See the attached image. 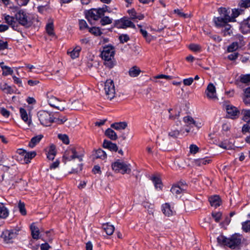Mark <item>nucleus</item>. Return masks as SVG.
I'll use <instances>...</instances> for the list:
<instances>
[{"instance_id":"obj_39","label":"nucleus","mask_w":250,"mask_h":250,"mask_svg":"<svg viewBox=\"0 0 250 250\" xmlns=\"http://www.w3.org/2000/svg\"><path fill=\"white\" fill-rule=\"evenodd\" d=\"M95 156L96 158L104 159L106 157V154L102 149H99L96 150Z\"/></svg>"},{"instance_id":"obj_11","label":"nucleus","mask_w":250,"mask_h":250,"mask_svg":"<svg viewBox=\"0 0 250 250\" xmlns=\"http://www.w3.org/2000/svg\"><path fill=\"white\" fill-rule=\"evenodd\" d=\"M116 25L119 28H126L131 27L135 28V25L130 20L126 18H123L116 21Z\"/></svg>"},{"instance_id":"obj_53","label":"nucleus","mask_w":250,"mask_h":250,"mask_svg":"<svg viewBox=\"0 0 250 250\" xmlns=\"http://www.w3.org/2000/svg\"><path fill=\"white\" fill-rule=\"evenodd\" d=\"M212 216L216 222H219L222 217V213L221 212H214L212 213Z\"/></svg>"},{"instance_id":"obj_9","label":"nucleus","mask_w":250,"mask_h":250,"mask_svg":"<svg viewBox=\"0 0 250 250\" xmlns=\"http://www.w3.org/2000/svg\"><path fill=\"white\" fill-rule=\"evenodd\" d=\"M115 54V49L112 45H105L101 52V57L104 61H111Z\"/></svg>"},{"instance_id":"obj_20","label":"nucleus","mask_w":250,"mask_h":250,"mask_svg":"<svg viewBox=\"0 0 250 250\" xmlns=\"http://www.w3.org/2000/svg\"><path fill=\"white\" fill-rule=\"evenodd\" d=\"M162 210L163 213L167 216L172 215L174 212L173 210V208H171L168 203H166L163 205L162 207Z\"/></svg>"},{"instance_id":"obj_22","label":"nucleus","mask_w":250,"mask_h":250,"mask_svg":"<svg viewBox=\"0 0 250 250\" xmlns=\"http://www.w3.org/2000/svg\"><path fill=\"white\" fill-rule=\"evenodd\" d=\"M209 201L212 207L217 208L220 205V199L219 196L214 195L209 198Z\"/></svg>"},{"instance_id":"obj_60","label":"nucleus","mask_w":250,"mask_h":250,"mask_svg":"<svg viewBox=\"0 0 250 250\" xmlns=\"http://www.w3.org/2000/svg\"><path fill=\"white\" fill-rule=\"evenodd\" d=\"M242 132L244 133L249 132L250 133V125L247 123L244 125L242 127Z\"/></svg>"},{"instance_id":"obj_32","label":"nucleus","mask_w":250,"mask_h":250,"mask_svg":"<svg viewBox=\"0 0 250 250\" xmlns=\"http://www.w3.org/2000/svg\"><path fill=\"white\" fill-rule=\"evenodd\" d=\"M184 122L188 126H197V125L196 124V122L194 120V119L190 116H188L185 117L184 118Z\"/></svg>"},{"instance_id":"obj_4","label":"nucleus","mask_w":250,"mask_h":250,"mask_svg":"<svg viewBox=\"0 0 250 250\" xmlns=\"http://www.w3.org/2000/svg\"><path fill=\"white\" fill-rule=\"evenodd\" d=\"M15 17L20 24L25 27H29L32 24V20L29 15L22 10L18 11L15 14Z\"/></svg>"},{"instance_id":"obj_10","label":"nucleus","mask_w":250,"mask_h":250,"mask_svg":"<svg viewBox=\"0 0 250 250\" xmlns=\"http://www.w3.org/2000/svg\"><path fill=\"white\" fill-rule=\"evenodd\" d=\"M104 89L107 99L111 100L115 97V89L112 80L110 79L106 80L104 84Z\"/></svg>"},{"instance_id":"obj_44","label":"nucleus","mask_w":250,"mask_h":250,"mask_svg":"<svg viewBox=\"0 0 250 250\" xmlns=\"http://www.w3.org/2000/svg\"><path fill=\"white\" fill-rule=\"evenodd\" d=\"M89 32L91 33L92 34L96 36H100L102 33L99 28L96 27H93L89 28Z\"/></svg>"},{"instance_id":"obj_40","label":"nucleus","mask_w":250,"mask_h":250,"mask_svg":"<svg viewBox=\"0 0 250 250\" xmlns=\"http://www.w3.org/2000/svg\"><path fill=\"white\" fill-rule=\"evenodd\" d=\"M8 211L5 207H0V218H6L8 216Z\"/></svg>"},{"instance_id":"obj_58","label":"nucleus","mask_w":250,"mask_h":250,"mask_svg":"<svg viewBox=\"0 0 250 250\" xmlns=\"http://www.w3.org/2000/svg\"><path fill=\"white\" fill-rule=\"evenodd\" d=\"M179 131L178 130H171L168 133V135L173 138H177L179 135Z\"/></svg>"},{"instance_id":"obj_34","label":"nucleus","mask_w":250,"mask_h":250,"mask_svg":"<svg viewBox=\"0 0 250 250\" xmlns=\"http://www.w3.org/2000/svg\"><path fill=\"white\" fill-rule=\"evenodd\" d=\"M103 227L106 233L108 235L112 234L114 231V227L108 223L103 225Z\"/></svg>"},{"instance_id":"obj_28","label":"nucleus","mask_w":250,"mask_h":250,"mask_svg":"<svg viewBox=\"0 0 250 250\" xmlns=\"http://www.w3.org/2000/svg\"><path fill=\"white\" fill-rule=\"evenodd\" d=\"M20 112L21 119L24 121V122L29 125L31 122V120L28 119V116L26 110L23 108H21L20 109Z\"/></svg>"},{"instance_id":"obj_27","label":"nucleus","mask_w":250,"mask_h":250,"mask_svg":"<svg viewBox=\"0 0 250 250\" xmlns=\"http://www.w3.org/2000/svg\"><path fill=\"white\" fill-rule=\"evenodd\" d=\"M81 50L80 46H76L72 50H68L67 53L69 54L72 59H74L78 57L79 56L80 52Z\"/></svg>"},{"instance_id":"obj_43","label":"nucleus","mask_w":250,"mask_h":250,"mask_svg":"<svg viewBox=\"0 0 250 250\" xmlns=\"http://www.w3.org/2000/svg\"><path fill=\"white\" fill-rule=\"evenodd\" d=\"M189 48L192 51L199 52L201 51V47L197 44L192 43L189 45Z\"/></svg>"},{"instance_id":"obj_26","label":"nucleus","mask_w":250,"mask_h":250,"mask_svg":"<svg viewBox=\"0 0 250 250\" xmlns=\"http://www.w3.org/2000/svg\"><path fill=\"white\" fill-rule=\"evenodd\" d=\"M0 89L7 94L13 93V90L12 87L8 85L6 83L1 82L0 83Z\"/></svg>"},{"instance_id":"obj_63","label":"nucleus","mask_w":250,"mask_h":250,"mask_svg":"<svg viewBox=\"0 0 250 250\" xmlns=\"http://www.w3.org/2000/svg\"><path fill=\"white\" fill-rule=\"evenodd\" d=\"M128 13L130 16V18L132 20L136 19L137 13L134 9H131L128 11Z\"/></svg>"},{"instance_id":"obj_21","label":"nucleus","mask_w":250,"mask_h":250,"mask_svg":"<svg viewBox=\"0 0 250 250\" xmlns=\"http://www.w3.org/2000/svg\"><path fill=\"white\" fill-rule=\"evenodd\" d=\"M211 160L208 158H200L194 159L193 161V164L196 166H201L209 164Z\"/></svg>"},{"instance_id":"obj_51","label":"nucleus","mask_w":250,"mask_h":250,"mask_svg":"<svg viewBox=\"0 0 250 250\" xmlns=\"http://www.w3.org/2000/svg\"><path fill=\"white\" fill-rule=\"evenodd\" d=\"M222 27H225L223 31L225 36L230 35L232 32L231 30H230L231 27L230 25L228 24V23H227L226 25L223 26Z\"/></svg>"},{"instance_id":"obj_55","label":"nucleus","mask_w":250,"mask_h":250,"mask_svg":"<svg viewBox=\"0 0 250 250\" xmlns=\"http://www.w3.org/2000/svg\"><path fill=\"white\" fill-rule=\"evenodd\" d=\"M79 26L81 30H83L88 28L87 24L84 20L79 21Z\"/></svg>"},{"instance_id":"obj_38","label":"nucleus","mask_w":250,"mask_h":250,"mask_svg":"<svg viewBox=\"0 0 250 250\" xmlns=\"http://www.w3.org/2000/svg\"><path fill=\"white\" fill-rule=\"evenodd\" d=\"M151 180L154 184L155 187L156 189H161L162 182L160 179L157 177L153 176L151 178Z\"/></svg>"},{"instance_id":"obj_61","label":"nucleus","mask_w":250,"mask_h":250,"mask_svg":"<svg viewBox=\"0 0 250 250\" xmlns=\"http://www.w3.org/2000/svg\"><path fill=\"white\" fill-rule=\"evenodd\" d=\"M8 47V43L7 42H4L2 40H0V51L4 50Z\"/></svg>"},{"instance_id":"obj_14","label":"nucleus","mask_w":250,"mask_h":250,"mask_svg":"<svg viewBox=\"0 0 250 250\" xmlns=\"http://www.w3.org/2000/svg\"><path fill=\"white\" fill-rule=\"evenodd\" d=\"M205 93L207 97L209 99H217L216 88L213 83H210L207 86Z\"/></svg>"},{"instance_id":"obj_2","label":"nucleus","mask_w":250,"mask_h":250,"mask_svg":"<svg viewBox=\"0 0 250 250\" xmlns=\"http://www.w3.org/2000/svg\"><path fill=\"white\" fill-rule=\"evenodd\" d=\"M217 242L219 244L226 246L231 249H235L241 243V239L240 236L233 235L229 238H226L221 235L217 237Z\"/></svg>"},{"instance_id":"obj_56","label":"nucleus","mask_w":250,"mask_h":250,"mask_svg":"<svg viewBox=\"0 0 250 250\" xmlns=\"http://www.w3.org/2000/svg\"><path fill=\"white\" fill-rule=\"evenodd\" d=\"M119 40L121 42L125 43L126 42L129 40V37L126 34H123L119 37Z\"/></svg>"},{"instance_id":"obj_49","label":"nucleus","mask_w":250,"mask_h":250,"mask_svg":"<svg viewBox=\"0 0 250 250\" xmlns=\"http://www.w3.org/2000/svg\"><path fill=\"white\" fill-rule=\"evenodd\" d=\"M240 81L243 83H248L250 82V74L242 75L240 77Z\"/></svg>"},{"instance_id":"obj_30","label":"nucleus","mask_w":250,"mask_h":250,"mask_svg":"<svg viewBox=\"0 0 250 250\" xmlns=\"http://www.w3.org/2000/svg\"><path fill=\"white\" fill-rule=\"evenodd\" d=\"M141 72V71L139 68L136 66H134L130 68L128 71V74L130 77H135L138 76Z\"/></svg>"},{"instance_id":"obj_42","label":"nucleus","mask_w":250,"mask_h":250,"mask_svg":"<svg viewBox=\"0 0 250 250\" xmlns=\"http://www.w3.org/2000/svg\"><path fill=\"white\" fill-rule=\"evenodd\" d=\"M46 30L50 36L54 35V26L52 23H49L46 25Z\"/></svg>"},{"instance_id":"obj_29","label":"nucleus","mask_w":250,"mask_h":250,"mask_svg":"<svg viewBox=\"0 0 250 250\" xmlns=\"http://www.w3.org/2000/svg\"><path fill=\"white\" fill-rule=\"evenodd\" d=\"M105 135L112 140H116L118 136L116 132L112 129L108 128L105 132Z\"/></svg>"},{"instance_id":"obj_35","label":"nucleus","mask_w":250,"mask_h":250,"mask_svg":"<svg viewBox=\"0 0 250 250\" xmlns=\"http://www.w3.org/2000/svg\"><path fill=\"white\" fill-rule=\"evenodd\" d=\"M243 12V10L239 8L232 9V13L230 15V17H232V22L235 21V19L238 17L240 15L242 14Z\"/></svg>"},{"instance_id":"obj_1","label":"nucleus","mask_w":250,"mask_h":250,"mask_svg":"<svg viewBox=\"0 0 250 250\" xmlns=\"http://www.w3.org/2000/svg\"><path fill=\"white\" fill-rule=\"evenodd\" d=\"M218 11L220 16L218 17H214L213 19V21L217 27H221L226 25L228 22H232V17L230 15L229 9L221 7L219 8Z\"/></svg>"},{"instance_id":"obj_16","label":"nucleus","mask_w":250,"mask_h":250,"mask_svg":"<svg viewBox=\"0 0 250 250\" xmlns=\"http://www.w3.org/2000/svg\"><path fill=\"white\" fill-rule=\"evenodd\" d=\"M48 103L52 107L57 108L61 111L64 109V107L60 106V102L59 100L53 96H51L48 97Z\"/></svg>"},{"instance_id":"obj_18","label":"nucleus","mask_w":250,"mask_h":250,"mask_svg":"<svg viewBox=\"0 0 250 250\" xmlns=\"http://www.w3.org/2000/svg\"><path fill=\"white\" fill-rule=\"evenodd\" d=\"M240 29L243 34L250 33V19L244 20L240 24Z\"/></svg>"},{"instance_id":"obj_3","label":"nucleus","mask_w":250,"mask_h":250,"mask_svg":"<svg viewBox=\"0 0 250 250\" xmlns=\"http://www.w3.org/2000/svg\"><path fill=\"white\" fill-rule=\"evenodd\" d=\"M37 116L41 124L44 126H50L53 122H56L59 119L53 117L52 113L45 110L38 112Z\"/></svg>"},{"instance_id":"obj_46","label":"nucleus","mask_w":250,"mask_h":250,"mask_svg":"<svg viewBox=\"0 0 250 250\" xmlns=\"http://www.w3.org/2000/svg\"><path fill=\"white\" fill-rule=\"evenodd\" d=\"M58 138L66 145H68L69 143L68 137L65 134H59Z\"/></svg>"},{"instance_id":"obj_41","label":"nucleus","mask_w":250,"mask_h":250,"mask_svg":"<svg viewBox=\"0 0 250 250\" xmlns=\"http://www.w3.org/2000/svg\"><path fill=\"white\" fill-rule=\"evenodd\" d=\"M240 8H247L250 7V0H240L238 3Z\"/></svg>"},{"instance_id":"obj_36","label":"nucleus","mask_w":250,"mask_h":250,"mask_svg":"<svg viewBox=\"0 0 250 250\" xmlns=\"http://www.w3.org/2000/svg\"><path fill=\"white\" fill-rule=\"evenodd\" d=\"M243 115V120L247 123H250V110L248 109H243L242 111Z\"/></svg>"},{"instance_id":"obj_15","label":"nucleus","mask_w":250,"mask_h":250,"mask_svg":"<svg viewBox=\"0 0 250 250\" xmlns=\"http://www.w3.org/2000/svg\"><path fill=\"white\" fill-rule=\"evenodd\" d=\"M225 108L228 116L232 119L236 118L239 113L237 108L232 105H226Z\"/></svg>"},{"instance_id":"obj_12","label":"nucleus","mask_w":250,"mask_h":250,"mask_svg":"<svg viewBox=\"0 0 250 250\" xmlns=\"http://www.w3.org/2000/svg\"><path fill=\"white\" fill-rule=\"evenodd\" d=\"M188 186L186 183L180 182L176 185H174L171 188V192L176 195L185 192L187 189Z\"/></svg>"},{"instance_id":"obj_17","label":"nucleus","mask_w":250,"mask_h":250,"mask_svg":"<svg viewBox=\"0 0 250 250\" xmlns=\"http://www.w3.org/2000/svg\"><path fill=\"white\" fill-rule=\"evenodd\" d=\"M5 21L6 22L11 26V27L13 28L14 30H17L18 25L17 23V21H16V20L15 19V16H10L9 15H7L5 17Z\"/></svg>"},{"instance_id":"obj_25","label":"nucleus","mask_w":250,"mask_h":250,"mask_svg":"<svg viewBox=\"0 0 250 250\" xmlns=\"http://www.w3.org/2000/svg\"><path fill=\"white\" fill-rule=\"evenodd\" d=\"M42 137L43 136L42 135H39L33 137L29 143L28 146L31 148L34 147L40 142Z\"/></svg>"},{"instance_id":"obj_48","label":"nucleus","mask_w":250,"mask_h":250,"mask_svg":"<svg viewBox=\"0 0 250 250\" xmlns=\"http://www.w3.org/2000/svg\"><path fill=\"white\" fill-rule=\"evenodd\" d=\"M242 229L245 232L250 230V221H246L242 223Z\"/></svg>"},{"instance_id":"obj_59","label":"nucleus","mask_w":250,"mask_h":250,"mask_svg":"<svg viewBox=\"0 0 250 250\" xmlns=\"http://www.w3.org/2000/svg\"><path fill=\"white\" fill-rule=\"evenodd\" d=\"M193 80H194V79L192 78L185 79L183 80V83L185 85L189 86V85H190L192 83Z\"/></svg>"},{"instance_id":"obj_62","label":"nucleus","mask_w":250,"mask_h":250,"mask_svg":"<svg viewBox=\"0 0 250 250\" xmlns=\"http://www.w3.org/2000/svg\"><path fill=\"white\" fill-rule=\"evenodd\" d=\"M239 54L237 52H234L229 55L228 56V58L230 61H234L238 57Z\"/></svg>"},{"instance_id":"obj_54","label":"nucleus","mask_w":250,"mask_h":250,"mask_svg":"<svg viewBox=\"0 0 250 250\" xmlns=\"http://www.w3.org/2000/svg\"><path fill=\"white\" fill-rule=\"evenodd\" d=\"M218 146L220 147H221V148L225 149H229L231 148V146L229 144H228V143L227 141H224V142L220 143L218 144Z\"/></svg>"},{"instance_id":"obj_31","label":"nucleus","mask_w":250,"mask_h":250,"mask_svg":"<svg viewBox=\"0 0 250 250\" xmlns=\"http://www.w3.org/2000/svg\"><path fill=\"white\" fill-rule=\"evenodd\" d=\"M127 126V123L125 122H118L112 124L111 127L116 130L124 129Z\"/></svg>"},{"instance_id":"obj_45","label":"nucleus","mask_w":250,"mask_h":250,"mask_svg":"<svg viewBox=\"0 0 250 250\" xmlns=\"http://www.w3.org/2000/svg\"><path fill=\"white\" fill-rule=\"evenodd\" d=\"M112 20L108 17H104L101 20V23L102 25L109 24L112 23Z\"/></svg>"},{"instance_id":"obj_19","label":"nucleus","mask_w":250,"mask_h":250,"mask_svg":"<svg viewBox=\"0 0 250 250\" xmlns=\"http://www.w3.org/2000/svg\"><path fill=\"white\" fill-rule=\"evenodd\" d=\"M103 146L104 148H107L111 151L116 152L118 150L117 145L108 140H105L104 141Z\"/></svg>"},{"instance_id":"obj_7","label":"nucleus","mask_w":250,"mask_h":250,"mask_svg":"<svg viewBox=\"0 0 250 250\" xmlns=\"http://www.w3.org/2000/svg\"><path fill=\"white\" fill-rule=\"evenodd\" d=\"M103 16V11L101 9H91L85 14L88 21L92 24L94 21L99 19Z\"/></svg>"},{"instance_id":"obj_23","label":"nucleus","mask_w":250,"mask_h":250,"mask_svg":"<svg viewBox=\"0 0 250 250\" xmlns=\"http://www.w3.org/2000/svg\"><path fill=\"white\" fill-rule=\"evenodd\" d=\"M56 154V147L54 145H51L47 154V158L50 160H54Z\"/></svg>"},{"instance_id":"obj_24","label":"nucleus","mask_w":250,"mask_h":250,"mask_svg":"<svg viewBox=\"0 0 250 250\" xmlns=\"http://www.w3.org/2000/svg\"><path fill=\"white\" fill-rule=\"evenodd\" d=\"M32 236L34 239H38L39 238L40 231L38 227L35 226L34 223L30 226Z\"/></svg>"},{"instance_id":"obj_33","label":"nucleus","mask_w":250,"mask_h":250,"mask_svg":"<svg viewBox=\"0 0 250 250\" xmlns=\"http://www.w3.org/2000/svg\"><path fill=\"white\" fill-rule=\"evenodd\" d=\"M36 155L35 151L26 152L24 157V162L26 164L30 162V160Z\"/></svg>"},{"instance_id":"obj_64","label":"nucleus","mask_w":250,"mask_h":250,"mask_svg":"<svg viewBox=\"0 0 250 250\" xmlns=\"http://www.w3.org/2000/svg\"><path fill=\"white\" fill-rule=\"evenodd\" d=\"M12 78L15 83L18 84L19 86H22L21 80L20 78L15 76H13Z\"/></svg>"},{"instance_id":"obj_13","label":"nucleus","mask_w":250,"mask_h":250,"mask_svg":"<svg viewBox=\"0 0 250 250\" xmlns=\"http://www.w3.org/2000/svg\"><path fill=\"white\" fill-rule=\"evenodd\" d=\"M245 45V42L242 37L240 38L239 41L234 42L229 45L227 48L228 52H233L237 50L238 48Z\"/></svg>"},{"instance_id":"obj_5","label":"nucleus","mask_w":250,"mask_h":250,"mask_svg":"<svg viewBox=\"0 0 250 250\" xmlns=\"http://www.w3.org/2000/svg\"><path fill=\"white\" fill-rule=\"evenodd\" d=\"M112 168L116 172L122 174L129 173L131 171L130 165L118 160L112 164Z\"/></svg>"},{"instance_id":"obj_8","label":"nucleus","mask_w":250,"mask_h":250,"mask_svg":"<svg viewBox=\"0 0 250 250\" xmlns=\"http://www.w3.org/2000/svg\"><path fill=\"white\" fill-rule=\"evenodd\" d=\"M19 230L14 229L10 230H5L1 235V238L6 243H12L13 240L16 238L19 234Z\"/></svg>"},{"instance_id":"obj_37","label":"nucleus","mask_w":250,"mask_h":250,"mask_svg":"<svg viewBox=\"0 0 250 250\" xmlns=\"http://www.w3.org/2000/svg\"><path fill=\"white\" fill-rule=\"evenodd\" d=\"M138 26L140 28V31L143 37L145 38L146 42H150L152 40L151 36L149 35L147 32L146 30L142 29V26L141 25L138 24Z\"/></svg>"},{"instance_id":"obj_52","label":"nucleus","mask_w":250,"mask_h":250,"mask_svg":"<svg viewBox=\"0 0 250 250\" xmlns=\"http://www.w3.org/2000/svg\"><path fill=\"white\" fill-rule=\"evenodd\" d=\"M190 152L191 154L197 153L199 150V148L195 145L192 144L189 146Z\"/></svg>"},{"instance_id":"obj_57","label":"nucleus","mask_w":250,"mask_h":250,"mask_svg":"<svg viewBox=\"0 0 250 250\" xmlns=\"http://www.w3.org/2000/svg\"><path fill=\"white\" fill-rule=\"evenodd\" d=\"M0 112L3 116L6 118L8 117L10 115V112L3 107L0 108Z\"/></svg>"},{"instance_id":"obj_6","label":"nucleus","mask_w":250,"mask_h":250,"mask_svg":"<svg viewBox=\"0 0 250 250\" xmlns=\"http://www.w3.org/2000/svg\"><path fill=\"white\" fill-rule=\"evenodd\" d=\"M83 155H79L76 148L72 147L65 151L63 156V160L65 163L66 161H70L75 158H77L79 162H81L83 161Z\"/></svg>"},{"instance_id":"obj_47","label":"nucleus","mask_w":250,"mask_h":250,"mask_svg":"<svg viewBox=\"0 0 250 250\" xmlns=\"http://www.w3.org/2000/svg\"><path fill=\"white\" fill-rule=\"evenodd\" d=\"M4 68L5 69L2 70V75L3 76L12 75L14 72L13 69L9 66L5 67Z\"/></svg>"},{"instance_id":"obj_50","label":"nucleus","mask_w":250,"mask_h":250,"mask_svg":"<svg viewBox=\"0 0 250 250\" xmlns=\"http://www.w3.org/2000/svg\"><path fill=\"white\" fill-rule=\"evenodd\" d=\"M18 207L20 210V212L21 214L24 215L26 214V209L25 208V205L23 203H21L20 202L18 205Z\"/></svg>"}]
</instances>
